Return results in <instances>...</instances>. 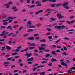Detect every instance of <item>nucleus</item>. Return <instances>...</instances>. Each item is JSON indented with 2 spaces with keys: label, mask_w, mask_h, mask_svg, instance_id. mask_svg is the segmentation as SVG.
I'll list each match as a JSON object with an SVG mask.
<instances>
[{
  "label": "nucleus",
  "mask_w": 75,
  "mask_h": 75,
  "mask_svg": "<svg viewBox=\"0 0 75 75\" xmlns=\"http://www.w3.org/2000/svg\"><path fill=\"white\" fill-rule=\"evenodd\" d=\"M23 28V27L21 26V27L18 29V30H21Z\"/></svg>",
  "instance_id": "052dcab7"
},
{
  "label": "nucleus",
  "mask_w": 75,
  "mask_h": 75,
  "mask_svg": "<svg viewBox=\"0 0 75 75\" xmlns=\"http://www.w3.org/2000/svg\"><path fill=\"white\" fill-rule=\"evenodd\" d=\"M48 65L49 66H52V63H50L49 64H48Z\"/></svg>",
  "instance_id": "a19ab883"
},
{
  "label": "nucleus",
  "mask_w": 75,
  "mask_h": 75,
  "mask_svg": "<svg viewBox=\"0 0 75 75\" xmlns=\"http://www.w3.org/2000/svg\"><path fill=\"white\" fill-rule=\"evenodd\" d=\"M31 25H29V28H35V27L34 26H31Z\"/></svg>",
  "instance_id": "a211bd4d"
},
{
  "label": "nucleus",
  "mask_w": 75,
  "mask_h": 75,
  "mask_svg": "<svg viewBox=\"0 0 75 75\" xmlns=\"http://www.w3.org/2000/svg\"><path fill=\"white\" fill-rule=\"evenodd\" d=\"M1 28L2 29H4L6 28V26H2L1 27Z\"/></svg>",
  "instance_id": "de8ad7c7"
},
{
  "label": "nucleus",
  "mask_w": 75,
  "mask_h": 75,
  "mask_svg": "<svg viewBox=\"0 0 75 75\" xmlns=\"http://www.w3.org/2000/svg\"><path fill=\"white\" fill-rule=\"evenodd\" d=\"M68 4V2H66L64 3V4L63 5V7H64V6H67V5Z\"/></svg>",
  "instance_id": "2eb2a0df"
},
{
  "label": "nucleus",
  "mask_w": 75,
  "mask_h": 75,
  "mask_svg": "<svg viewBox=\"0 0 75 75\" xmlns=\"http://www.w3.org/2000/svg\"><path fill=\"white\" fill-rule=\"evenodd\" d=\"M50 21H54L56 20V19L54 18H50Z\"/></svg>",
  "instance_id": "6e6552de"
},
{
  "label": "nucleus",
  "mask_w": 75,
  "mask_h": 75,
  "mask_svg": "<svg viewBox=\"0 0 75 75\" xmlns=\"http://www.w3.org/2000/svg\"><path fill=\"white\" fill-rule=\"evenodd\" d=\"M56 52H61V51H60V50H57L56 51Z\"/></svg>",
  "instance_id": "6e6d98bb"
},
{
  "label": "nucleus",
  "mask_w": 75,
  "mask_h": 75,
  "mask_svg": "<svg viewBox=\"0 0 75 75\" xmlns=\"http://www.w3.org/2000/svg\"><path fill=\"white\" fill-rule=\"evenodd\" d=\"M75 17V16H72L70 17V19H72V18H73Z\"/></svg>",
  "instance_id": "bf43d9fd"
},
{
  "label": "nucleus",
  "mask_w": 75,
  "mask_h": 75,
  "mask_svg": "<svg viewBox=\"0 0 75 75\" xmlns=\"http://www.w3.org/2000/svg\"><path fill=\"white\" fill-rule=\"evenodd\" d=\"M41 2L39 1H36L35 2V4H40L41 3Z\"/></svg>",
  "instance_id": "72a5a7b5"
},
{
  "label": "nucleus",
  "mask_w": 75,
  "mask_h": 75,
  "mask_svg": "<svg viewBox=\"0 0 75 75\" xmlns=\"http://www.w3.org/2000/svg\"><path fill=\"white\" fill-rule=\"evenodd\" d=\"M67 23V24H71V23L70 21H66Z\"/></svg>",
  "instance_id": "79ce46f5"
},
{
  "label": "nucleus",
  "mask_w": 75,
  "mask_h": 75,
  "mask_svg": "<svg viewBox=\"0 0 75 75\" xmlns=\"http://www.w3.org/2000/svg\"><path fill=\"white\" fill-rule=\"evenodd\" d=\"M61 16V13H58L57 14V17H58L59 19H60V18H59Z\"/></svg>",
  "instance_id": "f8f14e48"
},
{
  "label": "nucleus",
  "mask_w": 75,
  "mask_h": 75,
  "mask_svg": "<svg viewBox=\"0 0 75 75\" xmlns=\"http://www.w3.org/2000/svg\"><path fill=\"white\" fill-rule=\"evenodd\" d=\"M71 69H74L75 70V67H71Z\"/></svg>",
  "instance_id": "338daca9"
},
{
  "label": "nucleus",
  "mask_w": 75,
  "mask_h": 75,
  "mask_svg": "<svg viewBox=\"0 0 75 75\" xmlns=\"http://www.w3.org/2000/svg\"><path fill=\"white\" fill-rule=\"evenodd\" d=\"M13 51H16V52H18V51H19V49H16V50H15Z\"/></svg>",
  "instance_id": "ea45409f"
},
{
  "label": "nucleus",
  "mask_w": 75,
  "mask_h": 75,
  "mask_svg": "<svg viewBox=\"0 0 75 75\" xmlns=\"http://www.w3.org/2000/svg\"><path fill=\"white\" fill-rule=\"evenodd\" d=\"M46 34L47 35H49L51 34V33H47Z\"/></svg>",
  "instance_id": "e2e57ef3"
},
{
  "label": "nucleus",
  "mask_w": 75,
  "mask_h": 75,
  "mask_svg": "<svg viewBox=\"0 0 75 75\" xmlns=\"http://www.w3.org/2000/svg\"><path fill=\"white\" fill-rule=\"evenodd\" d=\"M41 45L42 47H45V46H46V44H45V43H43V44H41Z\"/></svg>",
  "instance_id": "393cba45"
},
{
  "label": "nucleus",
  "mask_w": 75,
  "mask_h": 75,
  "mask_svg": "<svg viewBox=\"0 0 75 75\" xmlns=\"http://www.w3.org/2000/svg\"><path fill=\"white\" fill-rule=\"evenodd\" d=\"M13 37H17V35L15 34V35H13Z\"/></svg>",
  "instance_id": "0e129e2a"
},
{
  "label": "nucleus",
  "mask_w": 75,
  "mask_h": 75,
  "mask_svg": "<svg viewBox=\"0 0 75 75\" xmlns=\"http://www.w3.org/2000/svg\"><path fill=\"white\" fill-rule=\"evenodd\" d=\"M40 42H45L46 41L45 39H42L40 40Z\"/></svg>",
  "instance_id": "f3484780"
},
{
  "label": "nucleus",
  "mask_w": 75,
  "mask_h": 75,
  "mask_svg": "<svg viewBox=\"0 0 75 75\" xmlns=\"http://www.w3.org/2000/svg\"><path fill=\"white\" fill-rule=\"evenodd\" d=\"M34 52H38V50H37V49H35L34 50Z\"/></svg>",
  "instance_id": "c03bdc74"
},
{
  "label": "nucleus",
  "mask_w": 75,
  "mask_h": 75,
  "mask_svg": "<svg viewBox=\"0 0 75 75\" xmlns=\"http://www.w3.org/2000/svg\"><path fill=\"white\" fill-rule=\"evenodd\" d=\"M64 40H69V38L66 37L64 38Z\"/></svg>",
  "instance_id": "3c124183"
},
{
  "label": "nucleus",
  "mask_w": 75,
  "mask_h": 75,
  "mask_svg": "<svg viewBox=\"0 0 75 75\" xmlns=\"http://www.w3.org/2000/svg\"><path fill=\"white\" fill-rule=\"evenodd\" d=\"M17 17L16 16L14 17H11L10 16H8V17L7 20H4L3 21V22H4L5 21H7L9 20H13L14 18H17Z\"/></svg>",
  "instance_id": "f03ea898"
},
{
  "label": "nucleus",
  "mask_w": 75,
  "mask_h": 75,
  "mask_svg": "<svg viewBox=\"0 0 75 75\" xmlns=\"http://www.w3.org/2000/svg\"><path fill=\"white\" fill-rule=\"evenodd\" d=\"M38 48L39 49V50H43L42 47H38Z\"/></svg>",
  "instance_id": "aec40b11"
},
{
  "label": "nucleus",
  "mask_w": 75,
  "mask_h": 75,
  "mask_svg": "<svg viewBox=\"0 0 75 75\" xmlns=\"http://www.w3.org/2000/svg\"><path fill=\"white\" fill-rule=\"evenodd\" d=\"M8 4H4V7H6V8H9V6H8Z\"/></svg>",
  "instance_id": "0eeeda50"
},
{
  "label": "nucleus",
  "mask_w": 75,
  "mask_h": 75,
  "mask_svg": "<svg viewBox=\"0 0 75 75\" xmlns=\"http://www.w3.org/2000/svg\"><path fill=\"white\" fill-rule=\"evenodd\" d=\"M6 48L7 49V50H10L11 49V47L8 46H7L6 47Z\"/></svg>",
  "instance_id": "dca6fc26"
},
{
  "label": "nucleus",
  "mask_w": 75,
  "mask_h": 75,
  "mask_svg": "<svg viewBox=\"0 0 75 75\" xmlns=\"http://www.w3.org/2000/svg\"><path fill=\"white\" fill-rule=\"evenodd\" d=\"M63 48H64V51H66V50H67V47H65V46H63Z\"/></svg>",
  "instance_id": "58836bf2"
},
{
  "label": "nucleus",
  "mask_w": 75,
  "mask_h": 75,
  "mask_svg": "<svg viewBox=\"0 0 75 75\" xmlns=\"http://www.w3.org/2000/svg\"><path fill=\"white\" fill-rule=\"evenodd\" d=\"M34 39V38L33 37H29L28 38V40H33Z\"/></svg>",
  "instance_id": "4468645a"
},
{
  "label": "nucleus",
  "mask_w": 75,
  "mask_h": 75,
  "mask_svg": "<svg viewBox=\"0 0 75 75\" xmlns=\"http://www.w3.org/2000/svg\"><path fill=\"white\" fill-rule=\"evenodd\" d=\"M34 31V29H30L28 30V32H33Z\"/></svg>",
  "instance_id": "4be33fe9"
},
{
  "label": "nucleus",
  "mask_w": 75,
  "mask_h": 75,
  "mask_svg": "<svg viewBox=\"0 0 75 75\" xmlns=\"http://www.w3.org/2000/svg\"><path fill=\"white\" fill-rule=\"evenodd\" d=\"M74 29H70L67 30V31H74Z\"/></svg>",
  "instance_id": "13d9d810"
},
{
  "label": "nucleus",
  "mask_w": 75,
  "mask_h": 75,
  "mask_svg": "<svg viewBox=\"0 0 75 75\" xmlns=\"http://www.w3.org/2000/svg\"><path fill=\"white\" fill-rule=\"evenodd\" d=\"M49 15H50V13H47L44 16H49Z\"/></svg>",
  "instance_id": "a18cd8bd"
},
{
  "label": "nucleus",
  "mask_w": 75,
  "mask_h": 75,
  "mask_svg": "<svg viewBox=\"0 0 75 75\" xmlns=\"http://www.w3.org/2000/svg\"><path fill=\"white\" fill-rule=\"evenodd\" d=\"M55 5H56L55 4H52L51 5V6L52 7H55Z\"/></svg>",
  "instance_id": "cd10ccee"
},
{
  "label": "nucleus",
  "mask_w": 75,
  "mask_h": 75,
  "mask_svg": "<svg viewBox=\"0 0 75 75\" xmlns=\"http://www.w3.org/2000/svg\"><path fill=\"white\" fill-rule=\"evenodd\" d=\"M62 54H63V55H64L66 56H67V53L66 52H64L62 53Z\"/></svg>",
  "instance_id": "37998d69"
},
{
  "label": "nucleus",
  "mask_w": 75,
  "mask_h": 75,
  "mask_svg": "<svg viewBox=\"0 0 75 75\" xmlns=\"http://www.w3.org/2000/svg\"><path fill=\"white\" fill-rule=\"evenodd\" d=\"M47 30L48 31H51V29H50L49 28H47Z\"/></svg>",
  "instance_id": "5fc2aeb1"
},
{
  "label": "nucleus",
  "mask_w": 75,
  "mask_h": 75,
  "mask_svg": "<svg viewBox=\"0 0 75 75\" xmlns=\"http://www.w3.org/2000/svg\"><path fill=\"white\" fill-rule=\"evenodd\" d=\"M7 22H5L3 23V25H7Z\"/></svg>",
  "instance_id": "774afa93"
},
{
  "label": "nucleus",
  "mask_w": 75,
  "mask_h": 75,
  "mask_svg": "<svg viewBox=\"0 0 75 75\" xmlns=\"http://www.w3.org/2000/svg\"><path fill=\"white\" fill-rule=\"evenodd\" d=\"M31 24H32V23L31 22L29 21H28V25H31Z\"/></svg>",
  "instance_id": "f704fd0d"
},
{
  "label": "nucleus",
  "mask_w": 75,
  "mask_h": 75,
  "mask_svg": "<svg viewBox=\"0 0 75 75\" xmlns=\"http://www.w3.org/2000/svg\"><path fill=\"white\" fill-rule=\"evenodd\" d=\"M73 11H74V10H69V13L71 12H73Z\"/></svg>",
  "instance_id": "49530a36"
},
{
  "label": "nucleus",
  "mask_w": 75,
  "mask_h": 75,
  "mask_svg": "<svg viewBox=\"0 0 75 75\" xmlns=\"http://www.w3.org/2000/svg\"><path fill=\"white\" fill-rule=\"evenodd\" d=\"M35 7V5H33L30 7V8H34V7Z\"/></svg>",
  "instance_id": "7c9ffc66"
},
{
  "label": "nucleus",
  "mask_w": 75,
  "mask_h": 75,
  "mask_svg": "<svg viewBox=\"0 0 75 75\" xmlns=\"http://www.w3.org/2000/svg\"><path fill=\"white\" fill-rule=\"evenodd\" d=\"M64 6L65 8L66 9H69V7L67 6Z\"/></svg>",
  "instance_id": "2f4dec72"
},
{
  "label": "nucleus",
  "mask_w": 75,
  "mask_h": 75,
  "mask_svg": "<svg viewBox=\"0 0 75 75\" xmlns=\"http://www.w3.org/2000/svg\"><path fill=\"white\" fill-rule=\"evenodd\" d=\"M60 40H61V39H59V40L56 41V42H55L56 43H58V42H59V41H60Z\"/></svg>",
  "instance_id": "864d4df0"
},
{
  "label": "nucleus",
  "mask_w": 75,
  "mask_h": 75,
  "mask_svg": "<svg viewBox=\"0 0 75 75\" xmlns=\"http://www.w3.org/2000/svg\"><path fill=\"white\" fill-rule=\"evenodd\" d=\"M61 64L62 65H63V66H64V67H65L66 69H67L68 68V65H67V64H65V63H64V62L61 63Z\"/></svg>",
  "instance_id": "20e7f679"
},
{
  "label": "nucleus",
  "mask_w": 75,
  "mask_h": 75,
  "mask_svg": "<svg viewBox=\"0 0 75 75\" xmlns=\"http://www.w3.org/2000/svg\"><path fill=\"white\" fill-rule=\"evenodd\" d=\"M49 39H52V37L51 36H49L48 37Z\"/></svg>",
  "instance_id": "09e8293b"
},
{
  "label": "nucleus",
  "mask_w": 75,
  "mask_h": 75,
  "mask_svg": "<svg viewBox=\"0 0 75 75\" xmlns=\"http://www.w3.org/2000/svg\"><path fill=\"white\" fill-rule=\"evenodd\" d=\"M34 60L33 57H31L28 59V61H32Z\"/></svg>",
  "instance_id": "9d476101"
},
{
  "label": "nucleus",
  "mask_w": 75,
  "mask_h": 75,
  "mask_svg": "<svg viewBox=\"0 0 75 75\" xmlns=\"http://www.w3.org/2000/svg\"><path fill=\"white\" fill-rule=\"evenodd\" d=\"M57 59H55L54 58H52L51 59V62H54L55 61H57Z\"/></svg>",
  "instance_id": "ddd939ff"
},
{
  "label": "nucleus",
  "mask_w": 75,
  "mask_h": 75,
  "mask_svg": "<svg viewBox=\"0 0 75 75\" xmlns=\"http://www.w3.org/2000/svg\"><path fill=\"white\" fill-rule=\"evenodd\" d=\"M59 22H60V23H65V21L63 20L62 21H59Z\"/></svg>",
  "instance_id": "4c0bfd02"
},
{
  "label": "nucleus",
  "mask_w": 75,
  "mask_h": 75,
  "mask_svg": "<svg viewBox=\"0 0 75 75\" xmlns=\"http://www.w3.org/2000/svg\"><path fill=\"white\" fill-rule=\"evenodd\" d=\"M38 11L39 13H42V12H43V10H39Z\"/></svg>",
  "instance_id": "8fccbe9b"
},
{
  "label": "nucleus",
  "mask_w": 75,
  "mask_h": 75,
  "mask_svg": "<svg viewBox=\"0 0 75 75\" xmlns=\"http://www.w3.org/2000/svg\"><path fill=\"white\" fill-rule=\"evenodd\" d=\"M31 56H32V54L31 53H28V57H30Z\"/></svg>",
  "instance_id": "e433bc0d"
},
{
  "label": "nucleus",
  "mask_w": 75,
  "mask_h": 75,
  "mask_svg": "<svg viewBox=\"0 0 75 75\" xmlns=\"http://www.w3.org/2000/svg\"><path fill=\"white\" fill-rule=\"evenodd\" d=\"M12 9H16L14 10V11H17L18 10V9L16 8V6H14L12 8Z\"/></svg>",
  "instance_id": "39448f33"
},
{
  "label": "nucleus",
  "mask_w": 75,
  "mask_h": 75,
  "mask_svg": "<svg viewBox=\"0 0 75 75\" xmlns=\"http://www.w3.org/2000/svg\"><path fill=\"white\" fill-rule=\"evenodd\" d=\"M7 16L6 15L5 16V15H4L2 16V18H6L7 17Z\"/></svg>",
  "instance_id": "b1692460"
},
{
  "label": "nucleus",
  "mask_w": 75,
  "mask_h": 75,
  "mask_svg": "<svg viewBox=\"0 0 75 75\" xmlns=\"http://www.w3.org/2000/svg\"><path fill=\"white\" fill-rule=\"evenodd\" d=\"M5 48H6V46H4L3 47H2V49L1 50V51H4L5 50Z\"/></svg>",
  "instance_id": "a878e982"
},
{
  "label": "nucleus",
  "mask_w": 75,
  "mask_h": 75,
  "mask_svg": "<svg viewBox=\"0 0 75 75\" xmlns=\"http://www.w3.org/2000/svg\"><path fill=\"white\" fill-rule=\"evenodd\" d=\"M60 18H64V16H61V17H59Z\"/></svg>",
  "instance_id": "603ef678"
},
{
  "label": "nucleus",
  "mask_w": 75,
  "mask_h": 75,
  "mask_svg": "<svg viewBox=\"0 0 75 75\" xmlns=\"http://www.w3.org/2000/svg\"><path fill=\"white\" fill-rule=\"evenodd\" d=\"M54 27L55 29H58V30H59L61 29V28H62V29H64V28H65V27L64 25L59 26L56 25L54 26Z\"/></svg>",
  "instance_id": "f257e3e1"
},
{
  "label": "nucleus",
  "mask_w": 75,
  "mask_h": 75,
  "mask_svg": "<svg viewBox=\"0 0 75 75\" xmlns=\"http://www.w3.org/2000/svg\"><path fill=\"white\" fill-rule=\"evenodd\" d=\"M18 53H14L12 54V55H17Z\"/></svg>",
  "instance_id": "c85d7f7f"
},
{
  "label": "nucleus",
  "mask_w": 75,
  "mask_h": 75,
  "mask_svg": "<svg viewBox=\"0 0 75 75\" xmlns=\"http://www.w3.org/2000/svg\"><path fill=\"white\" fill-rule=\"evenodd\" d=\"M51 53L52 54V55H57L55 51H52L51 52Z\"/></svg>",
  "instance_id": "1a4fd4ad"
},
{
  "label": "nucleus",
  "mask_w": 75,
  "mask_h": 75,
  "mask_svg": "<svg viewBox=\"0 0 75 75\" xmlns=\"http://www.w3.org/2000/svg\"><path fill=\"white\" fill-rule=\"evenodd\" d=\"M9 63L10 62H4L3 63V65L5 67H7L8 66V65L7 64H9Z\"/></svg>",
  "instance_id": "7ed1b4c3"
},
{
  "label": "nucleus",
  "mask_w": 75,
  "mask_h": 75,
  "mask_svg": "<svg viewBox=\"0 0 75 75\" xmlns=\"http://www.w3.org/2000/svg\"><path fill=\"white\" fill-rule=\"evenodd\" d=\"M7 29H9V30H13V28H12V27H11V26L9 25L8 26V27L6 28Z\"/></svg>",
  "instance_id": "9b49d317"
},
{
  "label": "nucleus",
  "mask_w": 75,
  "mask_h": 75,
  "mask_svg": "<svg viewBox=\"0 0 75 75\" xmlns=\"http://www.w3.org/2000/svg\"><path fill=\"white\" fill-rule=\"evenodd\" d=\"M47 61H43L42 62V64H45L47 63Z\"/></svg>",
  "instance_id": "69168bd1"
},
{
  "label": "nucleus",
  "mask_w": 75,
  "mask_h": 75,
  "mask_svg": "<svg viewBox=\"0 0 75 75\" xmlns=\"http://www.w3.org/2000/svg\"><path fill=\"white\" fill-rule=\"evenodd\" d=\"M57 7H59V6H62V3H60L59 4H55Z\"/></svg>",
  "instance_id": "423d86ee"
},
{
  "label": "nucleus",
  "mask_w": 75,
  "mask_h": 75,
  "mask_svg": "<svg viewBox=\"0 0 75 75\" xmlns=\"http://www.w3.org/2000/svg\"><path fill=\"white\" fill-rule=\"evenodd\" d=\"M25 56H28V57H26L27 58H28V52H27L26 54H25Z\"/></svg>",
  "instance_id": "412c9836"
},
{
  "label": "nucleus",
  "mask_w": 75,
  "mask_h": 75,
  "mask_svg": "<svg viewBox=\"0 0 75 75\" xmlns=\"http://www.w3.org/2000/svg\"><path fill=\"white\" fill-rule=\"evenodd\" d=\"M13 58V57H11L9 58H8V59H7V61H9V60H11Z\"/></svg>",
  "instance_id": "c756f323"
},
{
  "label": "nucleus",
  "mask_w": 75,
  "mask_h": 75,
  "mask_svg": "<svg viewBox=\"0 0 75 75\" xmlns=\"http://www.w3.org/2000/svg\"><path fill=\"white\" fill-rule=\"evenodd\" d=\"M8 4H13V2L11 1H9L8 3Z\"/></svg>",
  "instance_id": "c9c22d12"
},
{
  "label": "nucleus",
  "mask_w": 75,
  "mask_h": 75,
  "mask_svg": "<svg viewBox=\"0 0 75 75\" xmlns=\"http://www.w3.org/2000/svg\"><path fill=\"white\" fill-rule=\"evenodd\" d=\"M36 69H37V67H35L33 69V71H35Z\"/></svg>",
  "instance_id": "680f3d73"
},
{
  "label": "nucleus",
  "mask_w": 75,
  "mask_h": 75,
  "mask_svg": "<svg viewBox=\"0 0 75 75\" xmlns=\"http://www.w3.org/2000/svg\"><path fill=\"white\" fill-rule=\"evenodd\" d=\"M50 56V54H47L45 55V57L46 58H48Z\"/></svg>",
  "instance_id": "bb28decb"
},
{
  "label": "nucleus",
  "mask_w": 75,
  "mask_h": 75,
  "mask_svg": "<svg viewBox=\"0 0 75 75\" xmlns=\"http://www.w3.org/2000/svg\"><path fill=\"white\" fill-rule=\"evenodd\" d=\"M28 35V33H27L23 35V37H27Z\"/></svg>",
  "instance_id": "6ab92c4d"
},
{
  "label": "nucleus",
  "mask_w": 75,
  "mask_h": 75,
  "mask_svg": "<svg viewBox=\"0 0 75 75\" xmlns=\"http://www.w3.org/2000/svg\"><path fill=\"white\" fill-rule=\"evenodd\" d=\"M27 11V10L26 9H23L22 10V12H25Z\"/></svg>",
  "instance_id": "4d7b16f0"
},
{
  "label": "nucleus",
  "mask_w": 75,
  "mask_h": 75,
  "mask_svg": "<svg viewBox=\"0 0 75 75\" xmlns=\"http://www.w3.org/2000/svg\"><path fill=\"white\" fill-rule=\"evenodd\" d=\"M34 48H35V47H29V49L30 50H33Z\"/></svg>",
  "instance_id": "5701e85b"
},
{
  "label": "nucleus",
  "mask_w": 75,
  "mask_h": 75,
  "mask_svg": "<svg viewBox=\"0 0 75 75\" xmlns=\"http://www.w3.org/2000/svg\"><path fill=\"white\" fill-rule=\"evenodd\" d=\"M13 34H14V33H9L8 35V36H10L11 35H13Z\"/></svg>",
  "instance_id": "473e14b6"
}]
</instances>
